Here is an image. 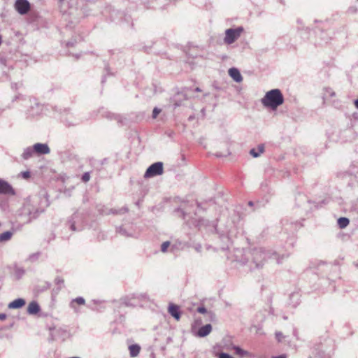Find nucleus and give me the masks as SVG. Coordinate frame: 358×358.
I'll return each instance as SVG.
<instances>
[{
    "instance_id": "obj_1",
    "label": "nucleus",
    "mask_w": 358,
    "mask_h": 358,
    "mask_svg": "<svg viewBox=\"0 0 358 358\" xmlns=\"http://www.w3.org/2000/svg\"><path fill=\"white\" fill-rule=\"evenodd\" d=\"M284 102V97L279 89H273L266 93L262 99V103L266 108L275 110Z\"/></svg>"
},
{
    "instance_id": "obj_2",
    "label": "nucleus",
    "mask_w": 358,
    "mask_h": 358,
    "mask_svg": "<svg viewBox=\"0 0 358 358\" xmlns=\"http://www.w3.org/2000/svg\"><path fill=\"white\" fill-rule=\"evenodd\" d=\"M243 31L242 27H238L236 28H229L225 30V36L223 38V41L227 45H231L236 42L241 36Z\"/></svg>"
},
{
    "instance_id": "obj_3",
    "label": "nucleus",
    "mask_w": 358,
    "mask_h": 358,
    "mask_svg": "<svg viewBox=\"0 0 358 358\" xmlns=\"http://www.w3.org/2000/svg\"><path fill=\"white\" fill-rule=\"evenodd\" d=\"M271 252L269 251L266 250L262 248H257L253 250L252 256L253 261L256 264V267H261L263 264V262L267 257H270Z\"/></svg>"
},
{
    "instance_id": "obj_4",
    "label": "nucleus",
    "mask_w": 358,
    "mask_h": 358,
    "mask_svg": "<svg viewBox=\"0 0 358 358\" xmlns=\"http://www.w3.org/2000/svg\"><path fill=\"white\" fill-rule=\"evenodd\" d=\"M84 216L83 213L76 212L69 220V223L72 231H80L83 229Z\"/></svg>"
},
{
    "instance_id": "obj_5",
    "label": "nucleus",
    "mask_w": 358,
    "mask_h": 358,
    "mask_svg": "<svg viewBox=\"0 0 358 358\" xmlns=\"http://www.w3.org/2000/svg\"><path fill=\"white\" fill-rule=\"evenodd\" d=\"M163 163L159 162H155L148 168L144 174V177L145 178H152L157 176L162 175L163 173Z\"/></svg>"
},
{
    "instance_id": "obj_6",
    "label": "nucleus",
    "mask_w": 358,
    "mask_h": 358,
    "mask_svg": "<svg viewBox=\"0 0 358 358\" xmlns=\"http://www.w3.org/2000/svg\"><path fill=\"white\" fill-rule=\"evenodd\" d=\"M15 8L20 14L24 15L30 10V3L27 0H16Z\"/></svg>"
},
{
    "instance_id": "obj_7",
    "label": "nucleus",
    "mask_w": 358,
    "mask_h": 358,
    "mask_svg": "<svg viewBox=\"0 0 358 358\" xmlns=\"http://www.w3.org/2000/svg\"><path fill=\"white\" fill-rule=\"evenodd\" d=\"M0 194H15V191L10 184L0 179Z\"/></svg>"
},
{
    "instance_id": "obj_8",
    "label": "nucleus",
    "mask_w": 358,
    "mask_h": 358,
    "mask_svg": "<svg viewBox=\"0 0 358 358\" xmlns=\"http://www.w3.org/2000/svg\"><path fill=\"white\" fill-rule=\"evenodd\" d=\"M34 152L39 155H46L49 154L50 150L48 145L45 143H36L34 145Z\"/></svg>"
},
{
    "instance_id": "obj_9",
    "label": "nucleus",
    "mask_w": 358,
    "mask_h": 358,
    "mask_svg": "<svg viewBox=\"0 0 358 358\" xmlns=\"http://www.w3.org/2000/svg\"><path fill=\"white\" fill-rule=\"evenodd\" d=\"M168 311L169 314L173 316L176 320H179L180 318V312L179 306L175 304H170L169 306Z\"/></svg>"
},
{
    "instance_id": "obj_10",
    "label": "nucleus",
    "mask_w": 358,
    "mask_h": 358,
    "mask_svg": "<svg viewBox=\"0 0 358 358\" xmlns=\"http://www.w3.org/2000/svg\"><path fill=\"white\" fill-rule=\"evenodd\" d=\"M229 75L237 83H240L243 80V77L238 71L236 68H231L229 69Z\"/></svg>"
},
{
    "instance_id": "obj_11",
    "label": "nucleus",
    "mask_w": 358,
    "mask_h": 358,
    "mask_svg": "<svg viewBox=\"0 0 358 358\" xmlns=\"http://www.w3.org/2000/svg\"><path fill=\"white\" fill-rule=\"evenodd\" d=\"M212 331V326L210 324H206L201 328L197 331V336L199 337L203 338L208 336Z\"/></svg>"
},
{
    "instance_id": "obj_12",
    "label": "nucleus",
    "mask_w": 358,
    "mask_h": 358,
    "mask_svg": "<svg viewBox=\"0 0 358 358\" xmlns=\"http://www.w3.org/2000/svg\"><path fill=\"white\" fill-rule=\"evenodd\" d=\"M25 303L26 302L24 299L19 298L9 303L8 307L10 309H17L24 306L25 305Z\"/></svg>"
},
{
    "instance_id": "obj_13",
    "label": "nucleus",
    "mask_w": 358,
    "mask_h": 358,
    "mask_svg": "<svg viewBox=\"0 0 358 358\" xmlns=\"http://www.w3.org/2000/svg\"><path fill=\"white\" fill-rule=\"evenodd\" d=\"M40 311V306L36 301H31L27 307V313L29 315H36Z\"/></svg>"
},
{
    "instance_id": "obj_14",
    "label": "nucleus",
    "mask_w": 358,
    "mask_h": 358,
    "mask_svg": "<svg viewBox=\"0 0 358 358\" xmlns=\"http://www.w3.org/2000/svg\"><path fill=\"white\" fill-rule=\"evenodd\" d=\"M233 350H234L235 354L236 355H238L239 357H241L242 358L252 357V355L248 351L245 350L238 346H236V345L233 346Z\"/></svg>"
},
{
    "instance_id": "obj_15",
    "label": "nucleus",
    "mask_w": 358,
    "mask_h": 358,
    "mask_svg": "<svg viewBox=\"0 0 358 358\" xmlns=\"http://www.w3.org/2000/svg\"><path fill=\"white\" fill-rule=\"evenodd\" d=\"M264 151V145H259L257 148H252L250 151V154L255 158H257L261 155Z\"/></svg>"
},
{
    "instance_id": "obj_16",
    "label": "nucleus",
    "mask_w": 358,
    "mask_h": 358,
    "mask_svg": "<svg viewBox=\"0 0 358 358\" xmlns=\"http://www.w3.org/2000/svg\"><path fill=\"white\" fill-rule=\"evenodd\" d=\"M34 152V147L33 148L27 147L24 150L22 154V157L24 159L27 160L32 157Z\"/></svg>"
},
{
    "instance_id": "obj_17",
    "label": "nucleus",
    "mask_w": 358,
    "mask_h": 358,
    "mask_svg": "<svg viewBox=\"0 0 358 358\" xmlns=\"http://www.w3.org/2000/svg\"><path fill=\"white\" fill-rule=\"evenodd\" d=\"M129 349L131 357H134L139 354L141 348L138 345H131L129 346Z\"/></svg>"
},
{
    "instance_id": "obj_18",
    "label": "nucleus",
    "mask_w": 358,
    "mask_h": 358,
    "mask_svg": "<svg viewBox=\"0 0 358 358\" xmlns=\"http://www.w3.org/2000/svg\"><path fill=\"white\" fill-rule=\"evenodd\" d=\"M13 236V232L7 231L0 234V243L9 241Z\"/></svg>"
},
{
    "instance_id": "obj_19",
    "label": "nucleus",
    "mask_w": 358,
    "mask_h": 358,
    "mask_svg": "<svg viewBox=\"0 0 358 358\" xmlns=\"http://www.w3.org/2000/svg\"><path fill=\"white\" fill-rule=\"evenodd\" d=\"M349 224V220L346 217H340L338 220V224L341 229L345 228Z\"/></svg>"
},
{
    "instance_id": "obj_20",
    "label": "nucleus",
    "mask_w": 358,
    "mask_h": 358,
    "mask_svg": "<svg viewBox=\"0 0 358 358\" xmlns=\"http://www.w3.org/2000/svg\"><path fill=\"white\" fill-rule=\"evenodd\" d=\"M76 303L79 305H84L85 303V300L83 297L79 296L74 299H73L71 302V307L74 308V303Z\"/></svg>"
},
{
    "instance_id": "obj_21",
    "label": "nucleus",
    "mask_w": 358,
    "mask_h": 358,
    "mask_svg": "<svg viewBox=\"0 0 358 358\" xmlns=\"http://www.w3.org/2000/svg\"><path fill=\"white\" fill-rule=\"evenodd\" d=\"M169 245H170V242L169 241L164 242L162 244V245H161V250H162V252H166L167 248L169 247Z\"/></svg>"
},
{
    "instance_id": "obj_22",
    "label": "nucleus",
    "mask_w": 358,
    "mask_h": 358,
    "mask_svg": "<svg viewBox=\"0 0 358 358\" xmlns=\"http://www.w3.org/2000/svg\"><path fill=\"white\" fill-rule=\"evenodd\" d=\"M90 179V175L89 172L85 173L82 176V180L85 182H88Z\"/></svg>"
},
{
    "instance_id": "obj_23",
    "label": "nucleus",
    "mask_w": 358,
    "mask_h": 358,
    "mask_svg": "<svg viewBox=\"0 0 358 358\" xmlns=\"http://www.w3.org/2000/svg\"><path fill=\"white\" fill-rule=\"evenodd\" d=\"M161 110L158 108H155L152 111V117L156 118L157 115L160 113Z\"/></svg>"
},
{
    "instance_id": "obj_24",
    "label": "nucleus",
    "mask_w": 358,
    "mask_h": 358,
    "mask_svg": "<svg viewBox=\"0 0 358 358\" xmlns=\"http://www.w3.org/2000/svg\"><path fill=\"white\" fill-rule=\"evenodd\" d=\"M55 283L58 285H62L64 284V279H62V278L60 277H57L55 280Z\"/></svg>"
},
{
    "instance_id": "obj_25",
    "label": "nucleus",
    "mask_w": 358,
    "mask_h": 358,
    "mask_svg": "<svg viewBox=\"0 0 358 358\" xmlns=\"http://www.w3.org/2000/svg\"><path fill=\"white\" fill-rule=\"evenodd\" d=\"M275 338L279 342H280L283 338V335L281 332L278 331L275 333Z\"/></svg>"
},
{
    "instance_id": "obj_26",
    "label": "nucleus",
    "mask_w": 358,
    "mask_h": 358,
    "mask_svg": "<svg viewBox=\"0 0 358 358\" xmlns=\"http://www.w3.org/2000/svg\"><path fill=\"white\" fill-rule=\"evenodd\" d=\"M21 176L24 179H28L30 177L29 171H24L21 173Z\"/></svg>"
},
{
    "instance_id": "obj_27",
    "label": "nucleus",
    "mask_w": 358,
    "mask_h": 358,
    "mask_svg": "<svg viewBox=\"0 0 358 358\" xmlns=\"http://www.w3.org/2000/svg\"><path fill=\"white\" fill-rule=\"evenodd\" d=\"M197 312L201 314H204L207 312V310L205 307L201 306L197 308Z\"/></svg>"
},
{
    "instance_id": "obj_28",
    "label": "nucleus",
    "mask_w": 358,
    "mask_h": 358,
    "mask_svg": "<svg viewBox=\"0 0 358 358\" xmlns=\"http://www.w3.org/2000/svg\"><path fill=\"white\" fill-rule=\"evenodd\" d=\"M6 318L5 313H0V320H4Z\"/></svg>"
},
{
    "instance_id": "obj_29",
    "label": "nucleus",
    "mask_w": 358,
    "mask_h": 358,
    "mask_svg": "<svg viewBox=\"0 0 358 358\" xmlns=\"http://www.w3.org/2000/svg\"><path fill=\"white\" fill-rule=\"evenodd\" d=\"M273 358H286V356L285 355H279V356H277V357H275Z\"/></svg>"
},
{
    "instance_id": "obj_30",
    "label": "nucleus",
    "mask_w": 358,
    "mask_h": 358,
    "mask_svg": "<svg viewBox=\"0 0 358 358\" xmlns=\"http://www.w3.org/2000/svg\"><path fill=\"white\" fill-rule=\"evenodd\" d=\"M355 107L358 109V99H356V100L355 101Z\"/></svg>"
},
{
    "instance_id": "obj_31",
    "label": "nucleus",
    "mask_w": 358,
    "mask_h": 358,
    "mask_svg": "<svg viewBox=\"0 0 358 358\" xmlns=\"http://www.w3.org/2000/svg\"><path fill=\"white\" fill-rule=\"evenodd\" d=\"M330 95H331V96H334L335 95V92H331L330 93Z\"/></svg>"
},
{
    "instance_id": "obj_32",
    "label": "nucleus",
    "mask_w": 358,
    "mask_h": 358,
    "mask_svg": "<svg viewBox=\"0 0 358 358\" xmlns=\"http://www.w3.org/2000/svg\"><path fill=\"white\" fill-rule=\"evenodd\" d=\"M195 91H196V92H200V91H201V90H200L199 87H196V88L195 89Z\"/></svg>"
},
{
    "instance_id": "obj_33",
    "label": "nucleus",
    "mask_w": 358,
    "mask_h": 358,
    "mask_svg": "<svg viewBox=\"0 0 358 358\" xmlns=\"http://www.w3.org/2000/svg\"><path fill=\"white\" fill-rule=\"evenodd\" d=\"M120 210H123V209H121ZM124 212L127 211V208H124Z\"/></svg>"
},
{
    "instance_id": "obj_34",
    "label": "nucleus",
    "mask_w": 358,
    "mask_h": 358,
    "mask_svg": "<svg viewBox=\"0 0 358 358\" xmlns=\"http://www.w3.org/2000/svg\"><path fill=\"white\" fill-rule=\"evenodd\" d=\"M113 213H117V212L115 210V211H113Z\"/></svg>"
},
{
    "instance_id": "obj_35",
    "label": "nucleus",
    "mask_w": 358,
    "mask_h": 358,
    "mask_svg": "<svg viewBox=\"0 0 358 358\" xmlns=\"http://www.w3.org/2000/svg\"><path fill=\"white\" fill-rule=\"evenodd\" d=\"M64 0H59V1H63Z\"/></svg>"
},
{
    "instance_id": "obj_36",
    "label": "nucleus",
    "mask_w": 358,
    "mask_h": 358,
    "mask_svg": "<svg viewBox=\"0 0 358 358\" xmlns=\"http://www.w3.org/2000/svg\"><path fill=\"white\" fill-rule=\"evenodd\" d=\"M357 266H358V265H357Z\"/></svg>"
}]
</instances>
